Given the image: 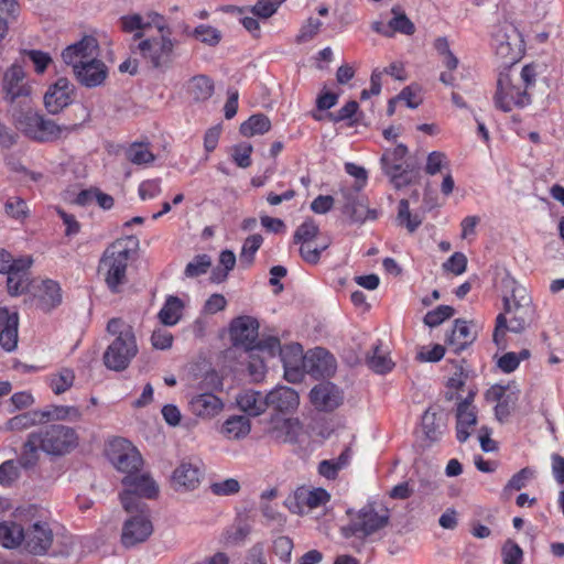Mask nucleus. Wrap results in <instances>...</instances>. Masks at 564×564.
Listing matches in <instances>:
<instances>
[{
    "instance_id": "c85d7f7f",
    "label": "nucleus",
    "mask_w": 564,
    "mask_h": 564,
    "mask_svg": "<svg viewBox=\"0 0 564 564\" xmlns=\"http://www.w3.org/2000/svg\"><path fill=\"white\" fill-rule=\"evenodd\" d=\"M476 339V334L470 330L466 321L456 319L454 328L446 338V344L455 354L462 352L470 346Z\"/></svg>"
},
{
    "instance_id": "37998d69",
    "label": "nucleus",
    "mask_w": 564,
    "mask_h": 564,
    "mask_svg": "<svg viewBox=\"0 0 564 564\" xmlns=\"http://www.w3.org/2000/svg\"><path fill=\"white\" fill-rule=\"evenodd\" d=\"M295 498L299 505L306 506L308 509H314L327 502L329 495L322 488L313 490L300 489L295 492Z\"/></svg>"
},
{
    "instance_id": "bb28decb",
    "label": "nucleus",
    "mask_w": 564,
    "mask_h": 564,
    "mask_svg": "<svg viewBox=\"0 0 564 564\" xmlns=\"http://www.w3.org/2000/svg\"><path fill=\"white\" fill-rule=\"evenodd\" d=\"M456 432L457 440L460 443L467 441L471 434V429L477 423V416L474 406H469V401H459L456 410Z\"/></svg>"
},
{
    "instance_id": "3c124183",
    "label": "nucleus",
    "mask_w": 564,
    "mask_h": 564,
    "mask_svg": "<svg viewBox=\"0 0 564 564\" xmlns=\"http://www.w3.org/2000/svg\"><path fill=\"white\" fill-rule=\"evenodd\" d=\"M127 158L131 163L138 165L148 164L155 160L154 154L144 143H132L127 150Z\"/></svg>"
},
{
    "instance_id": "39448f33",
    "label": "nucleus",
    "mask_w": 564,
    "mask_h": 564,
    "mask_svg": "<svg viewBox=\"0 0 564 564\" xmlns=\"http://www.w3.org/2000/svg\"><path fill=\"white\" fill-rule=\"evenodd\" d=\"M130 258V250L120 241L111 243L99 261L98 273L112 293H119L127 284V268Z\"/></svg>"
},
{
    "instance_id": "a211bd4d",
    "label": "nucleus",
    "mask_w": 564,
    "mask_h": 564,
    "mask_svg": "<svg viewBox=\"0 0 564 564\" xmlns=\"http://www.w3.org/2000/svg\"><path fill=\"white\" fill-rule=\"evenodd\" d=\"M312 404L319 411H333L343 402L341 391L332 382H322L310 392Z\"/></svg>"
},
{
    "instance_id": "f257e3e1",
    "label": "nucleus",
    "mask_w": 564,
    "mask_h": 564,
    "mask_svg": "<svg viewBox=\"0 0 564 564\" xmlns=\"http://www.w3.org/2000/svg\"><path fill=\"white\" fill-rule=\"evenodd\" d=\"M509 284L511 294L505 295L502 299L505 312L496 318L494 341L497 345H500L506 330L517 334L522 333L532 322L534 314L532 297L528 290L516 281H510Z\"/></svg>"
},
{
    "instance_id": "0e129e2a",
    "label": "nucleus",
    "mask_w": 564,
    "mask_h": 564,
    "mask_svg": "<svg viewBox=\"0 0 564 564\" xmlns=\"http://www.w3.org/2000/svg\"><path fill=\"white\" fill-rule=\"evenodd\" d=\"M8 274L7 278V288L10 295L17 296L22 294L29 288V278L28 275L14 273V272H6Z\"/></svg>"
},
{
    "instance_id": "bf43d9fd",
    "label": "nucleus",
    "mask_w": 564,
    "mask_h": 564,
    "mask_svg": "<svg viewBox=\"0 0 564 564\" xmlns=\"http://www.w3.org/2000/svg\"><path fill=\"white\" fill-rule=\"evenodd\" d=\"M19 464L13 459H8L0 465V485L10 487L20 477Z\"/></svg>"
},
{
    "instance_id": "412c9836",
    "label": "nucleus",
    "mask_w": 564,
    "mask_h": 564,
    "mask_svg": "<svg viewBox=\"0 0 564 564\" xmlns=\"http://www.w3.org/2000/svg\"><path fill=\"white\" fill-rule=\"evenodd\" d=\"M72 84L65 77H61L44 95V105L48 112L58 113L72 102Z\"/></svg>"
},
{
    "instance_id": "58836bf2",
    "label": "nucleus",
    "mask_w": 564,
    "mask_h": 564,
    "mask_svg": "<svg viewBox=\"0 0 564 564\" xmlns=\"http://www.w3.org/2000/svg\"><path fill=\"white\" fill-rule=\"evenodd\" d=\"M43 423L51 420L63 421H78L82 417V412L76 406L68 405H51L46 410H41Z\"/></svg>"
},
{
    "instance_id": "4468645a",
    "label": "nucleus",
    "mask_w": 564,
    "mask_h": 564,
    "mask_svg": "<svg viewBox=\"0 0 564 564\" xmlns=\"http://www.w3.org/2000/svg\"><path fill=\"white\" fill-rule=\"evenodd\" d=\"M53 531L45 521H34L24 527V547L34 555L45 554L53 543Z\"/></svg>"
},
{
    "instance_id": "c756f323",
    "label": "nucleus",
    "mask_w": 564,
    "mask_h": 564,
    "mask_svg": "<svg viewBox=\"0 0 564 564\" xmlns=\"http://www.w3.org/2000/svg\"><path fill=\"white\" fill-rule=\"evenodd\" d=\"M189 408L197 416L212 417L221 411L223 402L213 393H202L192 398Z\"/></svg>"
},
{
    "instance_id": "5fc2aeb1",
    "label": "nucleus",
    "mask_w": 564,
    "mask_h": 564,
    "mask_svg": "<svg viewBox=\"0 0 564 564\" xmlns=\"http://www.w3.org/2000/svg\"><path fill=\"white\" fill-rule=\"evenodd\" d=\"M7 216L17 220H24L29 216L26 202L20 196L9 197L4 204Z\"/></svg>"
},
{
    "instance_id": "9d476101",
    "label": "nucleus",
    "mask_w": 564,
    "mask_h": 564,
    "mask_svg": "<svg viewBox=\"0 0 564 564\" xmlns=\"http://www.w3.org/2000/svg\"><path fill=\"white\" fill-rule=\"evenodd\" d=\"M169 34H161L159 37L147 39L138 44L142 57L153 67L166 69L171 67L174 59V46L176 44Z\"/></svg>"
},
{
    "instance_id": "1a4fd4ad",
    "label": "nucleus",
    "mask_w": 564,
    "mask_h": 564,
    "mask_svg": "<svg viewBox=\"0 0 564 564\" xmlns=\"http://www.w3.org/2000/svg\"><path fill=\"white\" fill-rule=\"evenodd\" d=\"M406 153V145L400 143L392 150H386L380 160L384 173L395 188L411 184L416 176V172L410 165L404 166Z\"/></svg>"
},
{
    "instance_id": "49530a36",
    "label": "nucleus",
    "mask_w": 564,
    "mask_h": 564,
    "mask_svg": "<svg viewBox=\"0 0 564 564\" xmlns=\"http://www.w3.org/2000/svg\"><path fill=\"white\" fill-rule=\"evenodd\" d=\"M350 458V449L346 448L337 459H325L318 465V473L327 478L335 479L340 469H343Z\"/></svg>"
},
{
    "instance_id": "de8ad7c7",
    "label": "nucleus",
    "mask_w": 564,
    "mask_h": 564,
    "mask_svg": "<svg viewBox=\"0 0 564 564\" xmlns=\"http://www.w3.org/2000/svg\"><path fill=\"white\" fill-rule=\"evenodd\" d=\"M74 381V370L62 368L57 373H53L50 377V387L55 394H62L73 387Z\"/></svg>"
},
{
    "instance_id": "0eeeda50",
    "label": "nucleus",
    "mask_w": 564,
    "mask_h": 564,
    "mask_svg": "<svg viewBox=\"0 0 564 564\" xmlns=\"http://www.w3.org/2000/svg\"><path fill=\"white\" fill-rule=\"evenodd\" d=\"M40 441V448L47 455L63 456L78 445L77 432L66 425L52 424L34 432Z\"/></svg>"
},
{
    "instance_id": "09e8293b",
    "label": "nucleus",
    "mask_w": 564,
    "mask_h": 564,
    "mask_svg": "<svg viewBox=\"0 0 564 564\" xmlns=\"http://www.w3.org/2000/svg\"><path fill=\"white\" fill-rule=\"evenodd\" d=\"M393 18L389 21L388 28L391 32H399L405 35H412L415 32L413 22L405 15V13L398 8L392 9Z\"/></svg>"
},
{
    "instance_id": "2eb2a0df",
    "label": "nucleus",
    "mask_w": 564,
    "mask_h": 564,
    "mask_svg": "<svg viewBox=\"0 0 564 564\" xmlns=\"http://www.w3.org/2000/svg\"><path fill=\"white\" fill-rule=\"evenodd\" d=\"M229 334L234 346L252 351L259 337V323L251 316L236 317L230 323Z\"/></svg>"
},
{
    "instance_id": "4d7b16f0",
    "label": "nucleus",
    "mask_w": 564,
    "mask_h": 564,
    "mask_svg": "<svg viewBox=\"0 0 564 564\" xmlns=\"http://www.w3.org/2000/svg\"><path fill=\"white\" fill-rule=\"evenodd\" d=\"M534 477V470L530 467H524L514 474L507 485L503 487V494H510L512 491H519L527 486V482Z\"/></svg>"
},
{
    "instance_id": "a878e982",
    "label": "nucleus",
    "mask_w": 564,
    "mask_h": 564,
    "mask_svg": "<svg viewBox=\"0 0 564 564\" xmlns=\"http://www.w3.org/2000/svg\"><path fill=\"white\" fill-rule=\"evenodd\" d=\"M362 184L343 188L340 194L343 197L341 212L348 216L352 223L362 221L365 219V206L360 199L359 192Z\"/></svg>"
},
{
    "instance_id": "6e6d98bb",
    "label": "nucleus",
    "mask_w": 564,
    "mask_h": 564,
    "mask_svg": "<svg viewBox=\"0 0 564 564\" xmlns=\"http://www.w3.org/2000/svg\"><path fill=\"white\" fill-rule=\"evenodd\" d=\"M319 234V228L314 220L307 219L300 225L293 236V242H315Z\"/></svg>"
},
{
    "instance_id": "393cba45",
    "label": "nucleus",
    "mask_w": 564,
    "mask_h": 564,
    "mask_svg": "<svg viewBox=\"0 0 564 564\" xmlns=\"http://www.w3.org/2000/svg\"><path fill=\"white\" fill-rule=\"evenodd\" d=\"M203 471L196 464L182 462L172 476L175 489L194 490L200 482Z\"/></svg>"
},
{
    "instance_id": "13d9d810",
    "label": "nucleus",
    "mask_w": 564,
    "mask_h": 564,
    "mask_svg": "<svg viewBox=\"0 0 564 564\" xmlns=\"http://www.w3.org/2000/svg\"><path fill=\"white\" fill-rule=\"evenodd\" d=\"M454 314V307L449 305H440L425 314L424 324L430 327H436L444 321L451 318Z\"/></svg>"
},
{
    "instance_id": "2f4dec72",
    "label": "nucleus",
    "mask_w": 564,
    "mask_h": 564,
    "mask_svg": "<svg viewBox=\"0 0 564 564\" xmlns=\"http://www.w3.org/2000/svg\"><path fill=\"white\" fill-rule=\"evenodd\" d=\"M250 420L245 415L229 416L221 425L220 433L229 441H239L249 435Z\"/></svg>"
},
{
    "instance_id": "423d86ee",
    "label": "nucleus",
    "mask_w": 564,
    "mask_h": 564,
    "mask_svg": "<svg viewBox=\"0 0 564 564\" xmlns=\"http://www.w3.org/2000/svg\"><path fill=\"white\" fill-rule=\"evenodd\" d=\"M122 485L124 490L120 494V501L127 513L150 510L141 499L155 498L159 494V487L148 474L126 475Z\"/></svg>"
},
{
    "instance_id": "7ed1b4c3",
    "label": "nucleus",
    "mask_w": 564,
    "mask_h": 564,
    "mask_svg": "<svg viewBox=\"0 0 564 564\" xmlns=\"http://www.w3.org/2000/svg\"><path fill=\"white\" fill-rule=\"evenodd\" d=\"M13 120L19 130L28 138L39 142H53L67 138L80 127L74 124H57L51 119L44 118L31 107L18 110L13 113Z\"/></svg>"
},
{
    "instance_id": "ea45409f",
    "label": "nucleus",
    "mask_w": 564,
    "mask_h": 564,
    "mask_svg": "<svg viewBox=\"0 0 564 564\" xmlns=\"http://www.w3.org/2000/svg\"><path fill=\"white\" fill-rule=\"evenodd\" d=\"M271 128L270 119L263 113L252 115L247 121L240 126V133L250 138L256 134H263Z\"/></svg>"
},
{
    "instance_id": "aec40b11",
    "label": "nucleus",
    "mask_w": 564,
    "mask_h": 564,
    "mask_svg": "<svg viewBox=\"0 0 564 564\" xmlns=\"http://www.w3.org/2000/svg\"><path fill=\"white\" fill-rule=\"evenodd\" d=\"M77 80L85 87H97L101 85L108 74L107 66L104 62L97 58L82 62L79 65H75L73 69Z\"/></svg>"
},
{
    "instance_id": "5701e85b",
    "label": "nucleus",
    "mask_w": 564,
    "mask_h": 564,
    "mask_svg": "<svg viewBox=\"0 0 564 564\" xmlns=\"http://www.w3.org/2000/svg\"><path fill=\"white\" fill-rule=\"evenodd\" d=\"M299 404V393L290 387H276L267 393V406L279 412H292Z\"/></svg>"
},
{
    "instance_id": "b1692460",
    "label": "nucleus",
    "mask_w": 564,
    "mask_h": 564,
    "mask_svg": "<svg viewBox=\"0 0 564 564\" xmlns=\"http://www.w3.org/2000/svg\"><path fill=\"white\" fill-rule=\"evenodd\" d=\"M301 430L300 422L293 419L276 417L267 430L268 435L278 443H295Z\"/></svg>"
},
{
    "instance_id": "e2e57ef3",
    "label": "nucleus",
    "mask_w": 564,
    "mask_h": 564,
    "mask_svg": "<svg viewBox=\"0 0 564 564\" xmlns=\"http://www.w3.org/2000/svg\"><path fill=\"white\" fill-rule=\"evenodd\" d=\"M503 564H522L523 551L512 540H507L501 549Z\"/></svg>"
},
{
    "instance_id": "7c9ffc66",
    "label": "nucleus",
    "mask_w": 564,
    "mask_h": 564,
    "mask_svg": "<svg viewBox=\"0 0 564 564\" xmlns=\"http://www.w3.org/2000/svg\"><path fill=\"white\" fill-rule=\"evenodd\" d=\"M239 409L250 416H258L267 409V394L254 390H246L239 393L236 398Z\"/></svg>"
},
{
    "instance_id": "ddd939ff",
    "label": "nucleus",
    "mask_w": 564,
    "mask_h": 564,
    "mask_svg": "<svg viewBox=\"0 0 564 564\" xmlns=\"http://www.w3.org/2000/svg\"><path fill=\"white\" fill-rule=\"evenodd\" d=\"M520 34L510 22H501L495 25L492 31V45L496 54L506 59L508 64L516 63L519 57Z\"/></svg>"
},
{
    "instance_id": "f704fd0d",
    "label": "nucleus",
    "mask_w": 564,
    "mask_h": 564,
    "mask_svg": "<svg viewBox=\"0 0 564 564\" xmlns=\"http://www.w3.org/2000/svg\"><path fill=\"white\" fill-rule=\"evenodd\" d=\"M40 441L34 432L30 433L24 442L18 464L24 469H32L36 466L40 458Z\"/></svg>"
},
{
    "instance_id": "052dcab7",
    "label": "nucleus",
    "mask_w": 564,
    "mask_h": 564,
    "mask_svg": "<svg viewBox=\"0 0 564 564\" xmlns=\"http://www.w3.org/2000/svg\"><path fill=\"white\" fill-rule=\"evenodd\" d=\"M465 362L466 361L464 359L460 361H452L454 372L447 381L448 388L459 390L465 386L467 379L469 378V371L464 367Z\"/></svg>"
},
{
    "instance_id": "774afa93",
    "label": "nucleus",
    "mask_w": 564,
    "mask_h": 564,
    "mask_svg": "<svg viewBox=\"0 0 564 564\" xmlns=\"http://www.w3.org/2000/svg\"><path fill=\"white\" fill-rule=\"evenodd\" d=\"M251 153L252 145L250 143L235 145L232 149V160L239 167H249L251 165Z\"/></svg>"
},
{
    "instance_id": "9b49d317",
    "label": "nucleus",
    "mask_w": 564,
    "mask_h": 564,
    "mask_svg": "<svg viewBox=\"0 0 564 564\" xmlns=\"http://www.w3.org/2000/svg\"><path fill=\"white\" fill-rule=\"evenodd\" d=\"M107 455L111 464L121 473H139L143 459L138 449L127 440L116 437L109 442Z\"/></svg>"
},
{
    "instance_id": "a18cd8bd",
    "label": "nucleus",
    "mask_w": 564,
    "mask_h": 564,
    "mask_svg": "<svg viewBox=\"0 0 564 564\" xmlns=\"http://www.w3.org/2000/svg\"><path fill=\"white\" fill-rule=\"evenodd\" d=\"M39 423H43L41 410L18 414L7 422L6 427L9 431H23Z\"/></svg>"
},
{
    "instance_id": "e433bc0d",
    "label": "nucleus",
    "mask_w": 564,
    "mask_h": 564,
    "mask_svg": "<svg viewBox=\"0 0 564 564\" xmlns=\"http://www.w3.org/2000/svg\"><path fill=\"white\" fill-rule=\"evenodd\" d=\"M183 308V301L177 296L170 295L159 312L158 318L163 325L173 326L181 319Z\"/></svg>"
},
{
    "instance_id": "864d4df0",
    "label": "nucleus",
    "mask_w": 564,
    "mask_h": 564,
    "mask_svg": "<svg viewBox=\"0 0 564 564\" xmlns=\"http://www.w3.org/2000/svg\"><path fill=\"white\" fill-rule=\"evenodd\" d=\"M300 245L301 258L308 264H316L321 259V253L328 248L329 242H300Z\"/></svg>"
},
{
    "instance_id": "f3484780",
    "label": "nucleus",
    "mask_w": 564,
    "mask_h": 564,
    "mask_svg": "<svg viewBox=\"0 0 564 564\" xmlns=\"http://www.w3.org/2000/svg\"><path fill=\"white\" fill-rule=\"evenodd\" d=\"M99 44L96 37L85 35L80 41L68 45L62 53L64 62L75 68L82 62L97 58Z\"/></svg>"
},
{
    "instance_id": "79ce46f5",
    "label": "nucleus",
    "mask_w": 564,
    "mask_h": 564,
    "mask_svg": "<svg viewBox=\"0 0 564 564\" xmlns=\"http://www.w3.org/2000/svg\"><path fill=\"white\" fill-rule=\"evenodd\" d=\"M366 361L368 367L379 375H384L394 367V362L381 350L380 345L372 348V352L367 355Z\"/></svg>"
},
{
    "instance_id": "c03bdc74",
    "label": "nucleus",
    "mask_w": 564,
    "mask_h": 564,
    "mask_svg": "<svg viewBox=\"0 0 564 564\" xmlns=\"http://www.w3.org/2000/svg\"><path fill=\"white\" fill-rule=\"evenodd\" d=\"M423 219L419 214H412L408 199H401L398 206L397 223L405 227L409 232H414L422 224Z\"/></svg>"
},
{
    "instance_id": "f03ea898",
    "label": "nucleus",
    "mask_w": 564,
    "mask_h": 564,
    "mask_svg": "<svg viewBox=\"0 0 564 564\" xmlns=\"http://www.w3.org/2000/svg\"><path fill=\"white\" fill-rule=\"evenodd\" d=\"M107 332L116 338L104 352V364L110 370L122 371L138 354L133 328L121 318H111Z\"/></svg>"
},
{
    "instance_id": "c9c22d12",
    "label": "nucleus",
    "mask_w": 564,
    "mask_h": 564,
    "mask_svg": "<svg viewBox=\"0 0 564 564\" xmlns=\"http://www.w3.org/2000/svg\"><path fill=\"white\" fill-rule=\"evenodd\" d=\"M18 313H10L8 319L1 325L0 346L6 351H13L18 345Z\"/></svg>"
},
{
    "instance_id": "72a5a7b5",
    "label": "nucleus",
    "mask_w": 564,
    "mask_h": 564,
    "mask_svg": "<svg viewBox=\"0 0 564 564\" xmlns=\"http://www.w3.org/2000/svg\"><path fill=\"white\" fill-rule=\"evenodd\" d=\"M24 527L14 521L0 522V544L6 549H14L23 543Z\"/></svg>"
},
{
    "instance_id": "20e7f679",
    "label": "nucleus",
    "mask_w": 564,
    "mask_h": 564,
    "mask_svg": "<svg viewBox=\"0 0 564 564\" xmlns=\"http://www.w3.org/2000/svg\"><path fill=\"white\" fill-rule=\"evenodd\" d=\"M347 516L349 522L340 528L346 539H366L386 528L390 520L389 509L376 502L367 503L358 511L349 509Z\"/></svg>"
},
{
    "instance_id": "cd10ccee",
    "label": "nucleus",
    "mask_w": 564,
    "mask_h": 564,
    "mask_svg": "<svg viewBox=\"0 0 564 564\" xmlns=\"http://www.w3.org/2000/svg\"><path fill=\"white\" fill-rule=\"evenodd\" d=\"M285 376L289 378L292 373L299 375L301 368H304L306 355L303 354V347L299 343H292L281 347L279 354Z\"/></svg>"
},
{
    "instance_id": "8fccbe9b",
    "label": "nucleus",
    "mask_w": 564,
    "mask_h": 564,
    "mask_svg": "<svg viewBox=\"0 0 564 564\" xmlns=\"http://www.w3.org/2000/svg\"><path fill=\"white\" fill-rule=\"evenodd\" d=\"M210 267L212 258L208 254H197L186 264L184 274L189 279L197 278L207 273Z\"/></svg>"
},
{
    "instance_id": "338daca9",
    "label": "nucleus",
    "mask_w": 564,
    "mask_h": 564,
    "mask_svg": "<svg viewBox=\"0 0 564 564\" xmlns=\"http://www.w3.org/2000/svg\"><path fill=\"white\" fill-rule=\"evenodd\" d=\"M210 490L216 496H231L239 492L240 484L235 478H227L221 481L213 482Z\"/></svg>"
},
{
    "instance_id": "4be33fe9",
    "label": "nucleus",
    "mask_w": 564,
    "mask_h": 564,
    "mask_svg": "<svg viewBox=\"0 0 564 564\" xmlns=\"http://www.w3.org/2000/svg\"><path fill=\"white\" fill-rule=\"evenodd\" d=\"M34 297L36 299V307L43 312H50L62 302V293L59 284L53 280H43L40 284L32 285Z\"/></svg>"
},
{
    "instance_id": "6ab92c4d",
    "label": "nucleus",
    "mask_w": 564,
    "mask_h": 564,
    "mask_svg": "<svg viewBox=\"0 0 564 564\" xmlns=\"http://www.w3.org/2000/svg\"><path fill=\"white\" fill-rule=\"evenodd\" d=\"M304 370L316 377H330L336 370V360L325 348L316 347L306 354Z\"/></svg>"
},
{
    "instance_id": "69168bd1",
    "label": "nucleus",
    "mask_w": 564,
    "mask_h": 564,
    "mask_svg": "<svg viewBox=\"0 0 564 564\" xmlns=\"http://www.w3.org/2000/svg\"><path fill=\"white\" fill-rule=\"evenodd\" d=\"M285 0H258L251 12L262 19L272 17Z\"/></svg>"
},
{
    "instance_id": "603ef678",
    "label": "nucleus",
    "mask_w": 564,
    "mask_h": 564,
    "mask_svg": "<svg viewBox=\"0 0 564 564\" xmlns=\"http://www.w3.org/2000/svg\"><path fill=\"white\" fill-rule=\"evenodd\" d=\"M263 242V238L261 235H251L249 236L242 246L239 260L241 264L249 267L254 259L256 252L259 250Z\"/></svg>"
},
{
    "instance_id": "473e14b6",
    "label": "nucleus",
    "mask_w": 564,
    "mask_h": 564,
    "mask_svg": "<svg viewBox=\"0 0 564 564\" xmlns=\"http://www.w3.org/2000/svg\"><path fill=\"white\" fill-rule=\"evenodd\" d=\"M20 13L18 0H0V43L7 37L10 25L18 21Z\"/></svg>"
},
{
    "instance_id": "f8f14e48",
    "label": "nucleus",
    "mask_w": 564,
    "mask_h": 564,
    "mask_svg": "<svg viewBox=\"0 0 564 564\" xmlns=\"http://www.w3.org/2000/svg\"><path fill=\"white\" fill-rule=\"evenodd\" d=\"M153 533L150 510L129 513L121 529L120 542L123 547L130 549L144 543Z\"/></svg>"
},
{
    "instance_id": "6e6552de",
    "label": "nucleus",
    "mask_w": 564,
    "mask_h": 564,
    "mask_svg": "<svg viewBox=\"0 0 564 564\" xmlns=\"http://www.w3.org/2000/svg\"><path fill=\"white\" fill-rule=\"evenodd\" d=\"M496 108L509 112L514 107H524L531 102L530 95L522 88L518 75L500 73L494 95Z\"/></svg>"
},
{
    "instance_id": "680f3d73",
    "label": "nucleus",
    "mask_w": 564,
    "mask_h": 564,
    "mask_svg": "<svg viewBox=\"0 0 564 564\" xmlns=\"http://www.w3.org/2000/svg\"><path fill=\"white\" fill-rule=\"evenodd\" d=\"M193 36L210 46L217 45L221 39V34L217 29L205 24L195 28Z\"/></svg>"
},
{
    "instance_id": "a19ab883",
    "label": "nucleus",
    "mask_w": 564,
    "mask_h": 564,
    "mask_svg": "<svg viewBox=\"0 0 564 564\" xmlns=\"http://www.w3.org/2000/svg\"><path fill=\"white\" fill-rule=\"evenodd\" d=\"M444 426L445 424L443 422L442 415H437L430 409L424 412L422 416V427L426 438H429L431 442L440 440L441 435L443 434Z\"/></svg>"
},
{
    "instance_id": "dca6fc26",
    "label": "nucleus",
    "mask_w": 564,
    "mask_h": 564,
    "mask_svg": "<svg viewBox=\"0 0 564 564\" xmlns=\"http://www.w3.org/2000/svg\"><path fill=\"white\" fill-rule=\"evenodd\" d=\"M25 73L20 65L10 66L2 79L3 99L9 104H14L19 98H28L31 94V87L25 83Z\"/></svg>"
},
{
    "instance_id": "4c0bfd02",
    "label": "nucleus",
    "mask_w": 564,
    "mask_h": 564,
    "mask_svg": "<svg viewBox=\"0 0 564 564\" xmlns=\"http://www.w3.org/2000/svg\"><path fill=\"white\" fill-rule=\"evenodd\" d=\"M214 82L205 75L194 76L188 85V91L196 101L209 99L214 94Z\"/></svg>"
}]
</instances>
